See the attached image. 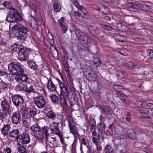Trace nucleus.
I'll return each instance as SVG.
<instances>
[{
	"label": "nucleus",
	"instance_id": "nucleus-1",
	"mask_svg": "<svg viewBox=\"0 0 153 153\" xmlns=\"http://www.w3.org/2000/svg\"><path fill=\"white\" fill-rule=\"evenodd\" d=\"M8 68L10 73L15 75L14 79L16 81L22 84L29 80L27 75L24 74V70L20 63L16 62H11L8 65Z\"/></svg>",
	"mask_w": 153,
	"mask_h": 153
},
{
	"label": "nucleus",
	"instance_id": "nucleus-2",
	"mask_svg": "<svg viewBox=\"0 0 153 153\" xmlns=\"http://www.w3.org/2000/svg\"><path fill=\"white\" fill-rule=\"evenodd\" d=\"M13 51L18 52L17 58L21 61H26L29 54L30 50L24 47L21 45L17 44L12 46Z\"/></svg>",
	"mask_w": 153,
	"mask_h": 153
},
{
	"label": "nucleus",
	"instance_id": "nucleus-3",
	"mask_svg": "<svg viewBox=\"0 0 153 153\" xmlns=\"http://www.w3.org/2000/svg\"><path fill=\"white\" fill-rule=\"evenodd\" d=\"M12 29L18 30L15 33V36L19 40H25L27 38V29L22 25L18 24L13 26Z\"/></svg>",
	"mask_w": 153,
	"mask_h": 153
},
{
	"label": "nucleus",
	"instance_id": "nucleus-4",
	"mask_svg": "<svg viewBox=\"0 0 153 153\" xmlns=\"http://www.w3.org/2000/svg\"><path fill=\"white\" fill-rule=\"evenodd\" d=\"M5 20L9 22H19L22 20V18L17 10L14 9L8 12Z\"/></svg>",
	"mask_w": 153,
	"mask_h": 153
},
{
	"label": "nucleus",
	"instance_id": "nucleus-5",
	"mask_svg": "<svg viewBox=\"0 0 153 153\" xmlns=\"http://www.w3.org/2000/svg\"><path fill=\"white\" fill-rule=\"evenodd\" d=\"M13 104L17 108L21 107L24 103V100L22 97L19 94H14L12 97Z\"/></svg>",
	"mask_w": 153,
	"mask_h": 153
},
{
	"label": "nucleus",
	"instance_id": "nucleus-6",
	"mask_svg": "<svg viewBox=\"0 0 153 153\" xmlns=\"http://www.w3.org/2000/svg\"><path fill=\"white\" fill-rule=\"evenodd\" d=\"M33 97L35 104L38 108H42L45 106L46 102L43 96H39Z\"/></svg>",
	"mask_w": 153,
	"mask_h": 153
},
{
	"label": "nucleus",
	"instance_id": "nucleus-7",
	"mask_svg": "<svg viewBox=\"0 0 153 153\" xmlns=\"http://www.w3.org/2000/svg\"><path fill=\"white\" fill-rule=\"evenodd\" d=\"M30 129L33 133H36L38 132L39 134V135H35V137L38 140H42L44 137V134L41 131L40 127L38 124H34L33 125L30 127Z\"/></svg>",
	"mask_w": 153,
	"mask_h": 153
},
{
	"label": "nucleus",
	"instance_id": "nucleus-8",
	"mask_svg": "<svg viewBox=\"0 0 153 153\" xmlns=\"http://www.w3.org/2000/svg\"><path fill=\"white\" fill-rule=\"evenodd\" d=\"M88 28L89 30L90 34L94 36L100 37H102V36L100 35L101 31L100 29L97 27H94L91 25H88Z\"/></svg>",
	"mask_w": 153,
	"mask_h": 153
},
{
	"label": "nucleus",
	"instance_id": "nucleus-9",
	"mask_svg": "<svg viewBox=\"0 0 153 153\" xmlns=\"http://www.w3.org/2000/svg\"><path fill=\"white\" fill-rule=\"evenodd\" d=\"M18 139L19 140L20 144L25 146L30 142V137L28 134L25 132H23L21 134L20 133Z\"/></svg>",
	"mask_w": 153,
	"mask_h": 153
},
{
	"label": "nucleus",
	"instance_id": "nucleus-10",
	"mask_svg": "<svg viewBox=\"0 0 153 153\" xmlns=\"http://www.w3.org/2000/svg\"><path fill=\"white\" fill-rule=\"evenodd\" d=\"M139 131V129L137 128H133L128 129V137L133 140H136Z\"/></svg>",
	"mask_w": 153,
	"mask_h": 153
},
{
	"label": "nucleus",
	"instance_id": "nucleus-11",
	"mask_svg": "<svg viewBox=\"0 0 153 153\" xmlns=\"http://www.w3.org/2000/svg\"><path fill=\"white\" fill-rule=\"evenodd\" d=\"M21 91H23L27 93L26 94L29 97L28 95L31 93H36L33 88V85L31 83H27L24 84L23 87H20Z\"/></svg>",
	"mask_w": 153,
	"mask_h": 153
},
{
	"label": "nucleus",
	"instance_id": "nucleus-12",
	"mask_svg": "<svg viewBox=\"0 0 153 153\" xmlns=\"http://www.w3.org/2000/svg\"><path fill=\"white\" fill-rule=\"evenodd\" d=\"M21 120V117L20 113L19 111L13 112L11 117L12 122L15 124L19 123Z\"/></svg>",
	"mask_w": 153,
	"mask_h": 153
},
{
	"label": "nucleus",
	"instance_id": "nucleus-13",
	"mask_svg": "<svg viewBox=\"0 0 153 153\" xmlns=\"http://www.w3.org/2000/svg\"><path fill=\"white\" fill-rule=\"evenodd\" d=\"M49 130L52 134L57 135L60 132V130L59 128L58 123L55 122L51 123L49 127Z\"/></svg>",
	"mask_w": 153,
	"mask_h": 153
},
{
	"label": "nucleus",
	"instance_id": "nucleus-14",
	"mask_svg": "<svg viewBox=\"0 0 153 153\" xmlns=\"http://www.w3.org/2000/svg\"><path fill=\"white\" fill-rule=\"evenodd\" d=\"M60 87L64 93H67V96L71 95V94H73L69 85L66 84H65L62 82L60 83Z\"/></svg>",
	"mask_w": 153,
	"mask_h": 153
},
{
	"label": "nucleus",
	"instance_id": "nucleus-15",
	"mask_svg": "<svg viewBox=\"0 0 153 153\" xmlns=\"http://www.w3.org/2000/svg\"><path fill=\"white\" fill-rule=\"evenodd\" d=\"M124 122L122 121H120L117 123V126L118 127V131H117L119 135H120L122 136H124L127 133L126 131V128H124L122 126V124Z\"/></svg>",
	"mask_w": 153,
	"mask_h": 153
},
{
	"label": "nucleus",
	"instance_id": "nucleus-16",
	"mask_svg": "<svg viewBox=\"0 0 153 153\" xmlns=\"http://www.w3.org/2000/svg\"><path fill=\"white\" fill-rule=\"evenodd\" d=\"M75 32L76 36L80 42L88 35L78 28L75 29Z\"/></svg>",
	"mask_w": 153,
	"mask_h": 153
},
{
	"label": "nucleus",
	"instance_id": "nucleus-17",
	"mask_svg": "<svg viewBox=\"0 0 153 153\" xmlns=\"http://www.w3.org/2000/svg\"><path fill=\"white\" fill-rule=\"evenodd\" d=\"M22 121L24 125L27 128H28L31 123V119L29 115L25 113L22 116Z\"/></svg>",
	"mask_w": 153,
	"mask_h": 153
},
{
	"label": "nucleus",
	"instance_id": "nucleus-18",
	"mask_svg": "<svg viewBox=\"0 0 153 153\" xmlns=\"http://www.w3.org/2000/svg\"><path fill=\"white\" fill-rule=\"evenodd\" d=\"M1 105L2 109L9 111L10 112L11 111V108L10 105L9 101L4 99L2 100L1 103Z\"/></svg>",
	"mask_w": 153,
	"mask_h": 153
},
{
	"label": "nucleus",
	"instance_id": "nucleus-19",
	"mask_svg": "<svg viewBox=\"0 0 153 153\" xmlns=\"http://www.w3.org/2000/svg\"><path fill=\"white\" fill-rule=\"evenodd\" d=\"M50 49L52 56L55 59L59 60V52L56 48L54 46H52Z\"/></svg>",
	"mask_w": 153,
	"mask_h": 153
},
{
	"label": "nucleus",
	"instance_id": "nucleus-20",
	"mask_svg": "<svg viewBox=\"0 0 153 153\" xmlns=\"http://www.w3.org/2000/svg\"><path fill=\"white\" fill-rule=\"evenodd\" d=\"M117 96L125 104L127 105L130 104L131 101L129 98L122 92L118 94Z\"/></svg>",
	"mask_w": 153,
	"mask_h": 153
},
{
	"label": "nucleus",
	"instance_id": "nucleus-21",
	"mask_svg": "<svg viewBox=\"0 0 153 153\" xmlns=\"http://www.w3.org/2000/svg\"><path fill=\"white\" fill-rule=\"evenodd\" d=\"M47 87L48 90L51 91H54L56 90L55 85L54 84L51 78H50L48 80Z\"/></svg>",
	"mask_w": 153,
	"mask_h": 153
},
{
	"label": "nucleus",
	"instance_id": "nucleus-22",
	"mask_svg": "<svg viewBox=\"0 0 153 153\" xmlns=\"http://www.w3.org/2000/svg\"><path fill=\"white\" fill-rule=\"evenodd\" d=\"M81 41V44L85 47L89 48L91 45V42L88 36Z\"/></svg>",
	"mask_w": 153,
	"mask_h": 153
},
{
	"label": "nucleus",
	"instance_id": "nucleus-23",
	"mask_svg": "<svg viewBox=\"0 0 153 153\" xmlns=\"http://www.w3.org/2000/svg\"><path fill=\"white\" fill-rule=\"evenodd\" d=\"M128 6L131 8L134 9V11L139 9H140V3L137 2H130L128 3Z\"/></svg>",
	"mask_w": 153,
	"mask_h": 153
},
{
	"label": "nucleus",
	"instance_id": "nucleus-24",
	"mask_svg": "<svg viewBox=\"0 0 153 153\" xmlns=\"http://www.w3.org/2000/svg\"><path fill=\"white\" fill-rule=\"evenodd\" d=\"M19 130L18 129H13L9 133V135L10 137L13 138L15 137L17 139L19 138Z\"/></svg>",
	"mask_w": 153,
	"mask_h": 153
},
{
	"label": "nucleus",
	"instance_id": "nucleus-25",
	"mask_svg": "<svg viewBox=\"0 0 153 153\" xmlns=\"http://www.w3.org/2000/svg\"><path fill=\"white\" fill-rule=\"evenodd\" d=\"M100 108L102 109V111L105 114L109 115L111 113V109L108 106L104 105L100 106Z\"/></svg>",
	"mask_w": 153,
	"mask_h": 153
},
{
	"label": "nucleus",
	"instance_id": "nucleus-26",
	"mask_svg": "<svg viewBox=\"0 0 153 153\" xmlns=\"http://www.w3.org/2000/svg\"><path fill=\"white\" fill-rule=\"evenodd\" d=\"M87 78L90 81H94L97 80V77L94 71L88 73V75H87Z\"/></svg>",
	"mask_w": 153,
	"mask_h": 153
},
{
	"label": "nucleus",
	"instance_id": "nucleus-27",
	"mask_svg": "<svg viewBox=\"0 0 153 153\" xmlns=\"http://www.w3.org/2000/svg\"><path fill=\"white\" fill-rule=\"evenodd\" d=\"M11 128L10 124H7L4 125L3 127L1 129V131L4 136H6L7 135L8 131Z\"/></svg>",
	"mask_w": 153,
	"mask_h": 153
},
{
	"label": "nucleus",
	"instance_id": "nucleus-28",
	"mask_svg": "<svg viewBox=\"0 0 153 153\" xmlns=\"http://www.w3.org/2000/svg\"><path fill=\"white\" fill-rule=\"evenodd\" d=\"M114 148L116 149V153H123L124 152L125 147L123 144H120L118 146L115 144Z\"/></svg>",
	"mask_w": 153,
	"mask_h": 153
},
{
	"label": "nucleus",
	"instance_id": "nucleus-29",
	"mask_svg": "<svg viewBox=\"0 0 153 153\" xmlns=\"http://www.w3.org/2000/svg\"><path fill=\"white\" fill-rule=\"evenodd\" d=\"M3 5L6 8L9 9L10 10H14V9H16L13 6L12 3L7 1H4L3 3Z\"/></svg>",
	"mask_w": 153,
	"mask_h": 153
},
{
	"label": "nucleus",
	"instance_id": "nucleus-30",
	"mask_svg": "<svg viewBox=\"0 0 153 153\" xmlns=\"http://www.w3.org/2000/svg\"><path fill=\"white\" fill-rule=\"evenodd\" d=\"M99 11L101 13L105 15H107L109 13V8L104 6L99 8Z\"/></svg>",
	"mask_w": 153,
	"mask_h": 153
},
{
	"label": "nucleus",
	"instance_id": "nucleus-31",
	"mask_svg": "<svg viewBox=\"0 0 153 153\" xmlns=\"http://www.w3.org/2000/svg\"><path fill=\"white\" fill-rule=\"evenodd\" d=\"M50 97L52 103L55 104H58L59 101V98L56 95L52 94L50 95Z\"/></svg>",
	"mask_w": 153,
	"mask_h": 153
},
{
	"label": "nucleus",
	"instance_id": "nucleus-32",
	"mask_svg": "<svg viewBox=\"0 0 153 153\" xmlns=\"http://www.w3.org/2000/svg\"><path fill=\"white\" fill-rule=\"evenodd\" d=\"M117 27L119 30L121 31H125L128 29L126 26L120 23L117 24Z\"/></svg>",
	"mask_w": 153,
	"mask_h": 153
},
{
	"label": "nucleus",
	"instance_id": "nucleus-33",
	"mask_svg": "<svg viewBox=\"0 0 153 153\" xmlns=\"http://www.w3.org/2000/svg\"><path fill=\"white\" fill-rule=\"evenodd\" d=\"M113 88L114 89L116 92V94L117 95L122 92L121 90L123 88V87L122 86L118 84L114 85Z\"/></svg>",
	"mask_w": 153,
	"mask_h": 153
},
{
	"label": "nucleus",
	"instance_id": "nucleus-34",
	"mask_svg": "<svg viewBox=\"0 0 153 153\" xmlns=\"http://www.w3.org/2000/svg\"><path fill=\"white\" fill-rule=\"evenodd\" d=\"M10 112L6 110L2 109L0 110V118L3 120L5 119L7 115V113Z\"/></svg>",
	"mask_w": 153,
	"mask_h": 153
},
{
	"label": "nucleus",
	"instance_id": "nucleus-35",
	"mask_svg": "<svg viewBox=\"0 0 153 153\" xmlns=\"http://www.w3.org/2000/svg\"><path fill=\"white\" fill-rule=\"evenodd\" d=\"M28 63L30 68L35 71L38 70V66L37 65L35 62H28Z\"/></svg>",
	"mask_w": 153,
	"mask_h": 153
},
{
	"label": "nucleus",
	"instance_id": "nucleus-36",
	"mask_svg": "<svg viewBox=\"0 0 153 153\" xmlns=\"http://www.w3.org/2000/svg\"><path fill=\"white\" fill-rule=\"evenodd\" d=\"M3 80L6 81L10 79V74L6 72L3 71L0 76Z\"/></svg>",
	"mask_w": 153,
	"mask_h": 153
},
{
	"label": "nucleus",
	"instance_id": "nucleus-37",
	"mask_svg": "<svg viewBox=\"0 0 153 153\" xmlns=\"http://www.w3.org/2000/svg\"><path fill=\"white\" fill-rule=\"evenodd\" d=\"M60 101V104L63 108L65 109L68 110L69 107L68 105V103L66 99L61 100Z\"/></svg>",
	"mask_w": 153,
	"mask_h": 153
},
{
	"label": "nucleus",
	"instance_id": "nucleus-38",
	"mask_svg": "<svg viewBox=\"0 0 153 153\" xmlns=\"http://www.w3.org/2000/svg\"><path fill=\"white\" fill-rule=\"evenodd\" d=\"M150 6L144 4L140 3V10L145 11H149L150 10Z\"/></svg>",
	"mask_w": 153,
	"mask_h": 153
},
{
	"label": "nucleus",
	"instance_id": "nucleus-39",
	"mask_svg": "<svg viewBox=\"0 0 153 153\" xmlns=\"http://www.w3.org/2000/svg\"><path fill=\"white\" fill-rule=\"evenodd\" d=\"M68 98L69 100V102L70 105L72 107L75 103V100L74 95L72 94L71 95H68Z\"/></svg>",
	"mask_w": 153,
	"mask_h": 153
},
{
	"label": "nucleus",
	"instance_id": "nucleus-40",
	"mask_svg": "<svg viewBox=\"0 0 153 153\" xmlns=\"http://www.w3.org/2000/svg\"><path fill=\"white\" fill-rule=\"evenodd\" d=\"M78 10L81 11L82 16H83L82 18H85L86 17V14L87 13V10L86 8L83 6L80 5V7L78 8Z\"/></svg>",
	"mask_w": 153,
	"mask_h": 153
},
{
	"label": "nucleus",
	"instance_id": "nucleus-41",
	"mask_svg": "<svg viewBox=\"0 0 153 153\" xmlns=\"http://www.w3.org/2000/svg\"><path fill=\"white\" fill-rule=\"evenodd\" d=\"M105 153H112L113 152V149L110 145H107L104 149Z\"/></svg>",
	"mask_w": 153,
	"mask_h": 153
},
{
	"label": "nucleus",
	"instance_id": "nucleus-42",
	"mask_svg": "<svg viewBox=\"0 0 153 153\" xmlns=\"http://www.w3.org/2000/svg\"><path fill=\"white\" fill-rule=\"evenodd\" d=\"M53 7L55 11L56 12L59 11L61 9L60 5L56 2H55L54 3Z\"/></svg>",
	"mask_w": 153,
	"mask_h": 153
},
{
	"label": "nucleus",
	"instance_id": "nucleus-43",
	"mask_svg": "<svg viewBox=\"0 0 153 153\" xmlns=\"http://www.w3.org/2000/svg\"><path fill=\"white\" fill-rule=\"evenodd\" d=\"M31 27L35 30H36L38 27V25L36 21H32L30 24Z\"/></svg>",
	"mask_w": 153,
	"mask_h": 153
},
{
	"label": "nucleus",
	"instance_id": "nucleus-44",
	"mask_svg": "<svg viewBox=\"0 0 153 153\" xmlns=\"http://www.w3.org/2000/svg\"><path fill=\"white\" fill-rule=\"evenodd\" d=\"M46 116L52 119H54L56 117V114L52 111H48L46 114Z\"/></svg>",
	"mask_w": 153,
	"mask_h": 153
},
{
	"label": "nucleus",
	"instance_id": "nucleus-45",
	"mask_svg": "<svg viewBox=\"0 0 153 153\" xmlns=\"http://www.w3.org/2000/svg\"><path fill=\"white\" fill-rule=\"evenodd\" d=\"M106 133L104 131H100L98 133V138L103 140L104 138L106 136Z\"/></svg>",
	"mask_w": 153,
	"mask_h": 153
},
{
	"label": "nucleus",
	"instance_id": "nucleus-46",
	"mask_svg": "<svg viewBox=\"0 0 153 153\" xmlns=\"http://www.w3.org/2000/svg\"><path fill=\"white\" fill-rule=\"evenodd\" d=\"M69 126L70 127L71 132L74 135H75L78 134L77 130L74 126L71 125Z\"/></svg>",
	"mask_w": 153,
	"mask_h": 153
},
{
	"label": "nucleus",
	"instance_id": "nucleus-47",
	"mask_svg": "<svg viewBox=\"0 0 153 153\" xmlns=\"http://www.w3.org/2000/svg\"><path fill=\"white\" fill-rule=\"evenodd\" d=\"M123 65L127 69H131L134 66V63L130 62L124 64Z\"/></svg>",
	"mask_w": 153,
	"mask_h": 153
},
{
	"label": "nucleus",
	"instance_id": "nucleus-48",
	"mask_svg": "<svg viewBox=\"0 0 153 153\" xmlns=\"http://www.w3.org/2000/svg\"><path fill=\"white\" fill-rule=\"evenodd\" d=\"M102 63V62L100 59L98 58H95L94 60V63L96 67H99Z\"/></svg>",
	"mask_w": 153,
	"mask_h": 153
},
{
	"label": "nucleus",
	"instance_id": "nucleus-49",
	"mask_svg": "<svg viewBox=\"0 0 153 153\" xmlns=\"http://www.w3.org/2000/svg\"><path fill=\"white\" fill-rule=\"evenodd\" d=\"M9 85V84L6 83L2 81L0 82V89L4 90L8 88Z\"/></svg>",
	"mask_w": 153,
	"mask_h": 153
},
{
	"label": "nucleus",
	"instance_id": "nucleus-50",
	"mask_svg": "<svg viewBox=\"0 0 153 153\" xmlns=\"http://www.w3.org/2000/svg\"><path fill=\"white\" fill-rule=\"evenodd\" d=\"M37 109L35 108H31L30 113L32 117H34L37 114Z\"/></svg>",
	"mask_w": 153,
	"mask_h": 153
},
{
	"label": "nucleus",
	"instance_id": "nucleus-51",
	"mask_svg": "<svg viewBox=\"0 0 153 153\" xmlns=\"http://www.w3.org/2000/svg\"><path fill=\"white\" fill-rule=\"evenodd\" d=\"M96 124L95 121L93 119H90L87 121V125L88 126H90Z\"/></svg>",
	"mask_w": 153,
	"mask_h": 153
},
{
	"label": "nucleus",
	"instance_id": "nucleus-52",
	"mask_svg": "<svg viewBox=\"0 0 153 153\" xmlns=\"http://www.w3.org/2000/svg\"><path fill=\"white\" fill-rule=\"evenodd\" d=\"M105 125L104 123H100L98 128L100 131H103L105 128Z\"/></svg>",
	"mask_w": 153,
	"mask_h": 153
},
{
	"label": "nucleus",
	"instance_id": "nucleus-53",
	"mask_svg": "<svg viewBox=\"0 0 153 153\" xmlns=\"http://www.w3.org/2000/svg\"><path fill=\"white\" fill-rule=\"evenodd\" d=\"M18 151L19 153H27L25 149L23 146H20L18 147Z\"/></svg>",
	"mask_w": 153,
	"mask_h": 153
},
{
	"label": "nucleus",
	"instance_id": "nucleus-54",
	"mask_svg": "<svg viewBox=\"0 0 153 153\" xmlns=\"http://www.w3.org/2000/svg\"><path fill=\"white\" fill-rule=\"evenodd\" d=\"M49 130V127L48 126H44L42 128V132L43 134V132L44 133L45 136L47 135L48 134V131Z\"/></svg>",
	"mask_w": 153,
	"mask_h": 153
},
{
	"label": "nucleus",
	"instance_id": "nucleus-55",
	"mask_svg": "<svg viewBox=\"0 0 153 153\" xmlns=\"http://www.w3.org/2000/svg\"><path fill=\"white\" fill-rule=\"evenodd\" d=\"M102 27L104 29L108 31H111L112 29V27L111 26L106 25H102Z\"/></svg>",
	"mask_w": 153,
	"mask_h": 153
},
{
	"label": "nucleus",
	"instance_id": "nucleus-56",
	"mask_svg": "<svg viewBox=\"0 0 153 153\" xmlns=\"http://www.w3.org/2000/svg\"><path fill=\"white\" fill-rule=\"evenodd\" d=\"M87 144L86 142H85V139L84 138H83L82 139V140L81 141V142L80 143V149L81 152H82V144L84 145H86Z\"/></svg>",
	"mask_w": 153,
	"mask_h": 153
},
{
	"label": "nucleus",
	"instance_id": "nucleus-57",
	"mask_svg": "<svg viewBox=\"0 0 153 153\" xmlns=\"http://www.w3.org/2000/svg\"><path fill=\"white\" fill-rule=\"evenodd\" d=\"M58 23L60 26L65 25L64 18L63 17H61V18L58 20Z\"/></svg>",
	"mask_w": 153,
	"mask_h": 153
},
{
	"label": "nucleus",
	"instance_id": "nucleus-58",
	"mask_svg": "<svg viewBox=\"0 0 153 153\" xmlns=\"http://www.w3.org/2000/svg\"><path fill=\"white\" fill-rule=\"evenodd\" d=\"M62 31L63 33H65L68 30V27L67 26L64 25L60 26Z\"/></svg>",
	"mask_w": 153,
	"mask_h": 153
},
{
	"label": "nucleus",
	"instance_id": "nucleus-59",
	"mask_svg": "<svg viewBox=\"0 0 153 153\" xmlns=\"http://www.w3.org/2000/svg\"><path fill=\"white\" fill-rule=\"evenodd\" d=\"M72 3L78 10V8L80 7V6H79V4L78 1L77 0H73L72 1Z\"/></svg>",
	"mask_w": 153,
	"mask_h": 153
},
{
	"label": "nucleus",
	"instance_id": "nucleus-60",
	"mask_svg": "<svg viewBox=\"0 0 153 153\" xmlns=\"http://www.w3.org/2000/svg\"><path fill=\"white\" fill-rule=\"evenodd\" d=\"M68 123L69 126H71V125L74 123V119L71 116H69L68 117Z\"/></svg>",
	"mask_w": 153,
	"mask_h": 153
},
{
	"label": "nucleus",
	"instance_id": "nucleus-61",
	"mask_svg": "<svg viewBox=\"0 0 153 153\" xmlns=\"http://www.w3.org/2000/svg\"><path fill=\"white\" fill-rule=\"evenodd\" d=\"M130 112H128L126 115L125 119L128 122H130L131 120V117L130 116Z\"/></svg>",
	"mask_w": 153,
	"mask_h": 153
},
{
	"label": "nucleus",
	"instance_id": "nucleus-62",
	"mask_svg": "<svg viewBox=\"0 0 153 153\" xmlns=\"http://www.w3.org/2000/svg\"><path fill=\"white\" fill-rule=\"evenodd\" d=\"M74 14L75 16L78 17H82L83 16H82V13H81L77 11H74Z\"/></svg>",
	"mask_w": 153,
	"mask_h": 153
},
{
	"label": "nucleus",
	"instance_id": "nucleus-63",
	"mask_svg": "<svg viewBox=\"0 0 153 153\" xmlns=\"http://www.w3.org/2000/svg\"><path fill=\"white\" fill-rule=\"evenodd\" d=\"M12 151L11 149L8 147L5 148L3 152L4 153H11Z\"/></svg>",
	"mask_w": 153,
	"mask_h": 153
},
{
	"label": "nucleus",
	"instance_id": "nucleus-64",
	"mask_svg": "<svg viewBox=\"0 0 153 153\" xmlns=\"http://www.w3.org/2000/svg\"><path fill=\"white\" fill-rule=\"evenodd\" d=\"M149 55V58L151 59L153 58V50H149L148 51Z\"/></svg>",
	"mask_w": 153,
	"mask_h": 153
}]
</instances>
